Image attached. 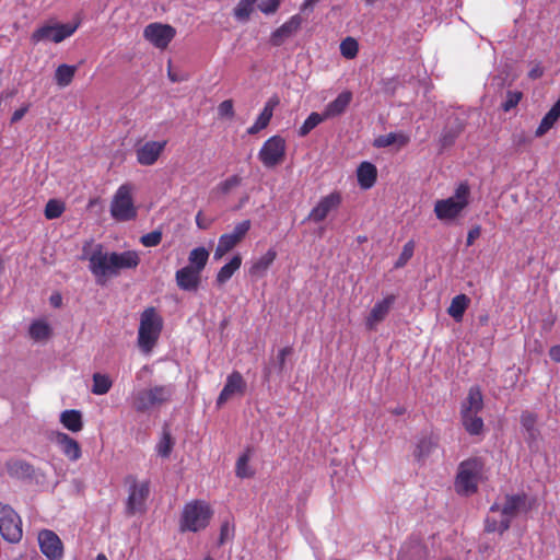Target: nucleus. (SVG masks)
Returning a JSON list of instances; mask_svg holds the SVG:
<instances>
[{
  "mask_svg": "<svg viewBox=\"0 0 560 560\" xmlns=\"http://www.w3.org/2000/svg\"><path fill=\"white\" fill-rule=\"evenodd\" d=\"M241 265L242 256L240 254L234 255L228 264L220 268L215 277V282L219 285H222L225 282H228L235 273V271L240 269Z\"/></svg>",
  "mask_w": 560,
  "mask_h": 560,
  "instance_id": "nucleus-29",
  "label": "nucleus"
},
{
  "mask_svg": "<svg viewBox=\"0 0 560 560\" xmlns=\"http://www.w3.org/2000/svg\"><path fill=\"white\" fill-rule=\"evenodd\" d=\"M173 447H174V440H173L170 431L164 430L159 443L156 444V453L161 457L167 458L171 455Z\"/></svg>",
  "mask_w": 560,
  "mask_h": 560,
  "instance_id": "nucleus-40",
  "label": "nucleus"
},
{
  "mask_svg": "<svg viewBox=\"0 0 560 560\" xmlns=\"http://www.w3.org/2000/svg\"><path fill=\"white\" fill-rule=\"evenodd\" d=\"M456 133L452 131H444L440 138V143L442 148H447L455 142Z\"/></svg>",
  "mask_w": 560,
  "mask_h": 560,
  "instance_id": "nucleus-55",
  "label": "nucleus"
},
{
  "mask_svg": "<svg viewBox=\"0 0 560 560\" xmlns=\"http://www.w3.org/2000/svg\"><path fill=\"white\" fill-rule=\"evenodd\" d=\"M127 483H129V493L126 502V514L133 516L137 513H143L145 511V502L150 494L149 481L138 482L136 477H127Z\"/></svg>",
  "mask_w": 560,
  "mask_h": 560,
  "instance_id": "nucleus-11",
  "label": "nucleus"
},
{
  "mask_svg": "<svg viewBox=\"0 0 560 560\" xmlns=\"http://www.w3.org/2000/svg\"><path fill=\"white\" fill-rule=\"evenodd\" d=\"M209 259V252L203 247H196L190 250L188 256V267L202 272Z\"/></svg>",
  "mask_w": 560,
  "mask_h": 560,
  "instance_id": "nucleus-34",
  "label": "nucleus"
},
{
  "mask_svg": "<svg viewBox=\"0 0 560 560\" xmlns=\"http://www.w3.org/2000/svg\"><path fill=\"white\" fill-rule=\"evenodd\" d=\"M28 107H30V105L26 104V105L20 107L19 109H16L11 116V124H15V122L20 121L27 113Z\"/></svg>",
  "mask_w": 560,
  "mask_h": 560,
  "instance_id": "nucleus-58",
  "label": "nucleus"
},
{
  "mask_svg": "<svg viewBox=\"0 0 560 560\" xmlns=\"http://www.w3.org/2000/svg\"><path fill=\"white\" fill-rule=\"evenodd\" d=\"M342 203V195L340 191L334 190L330 194L320 197L318 202L312 208L306 220L320 223L331 212L337 211Z\"/></svg>",
  "mask_w": 560,
  "mask_h": 560,
  "instance_id": "nucleus-14",
  "label": "nucleus"
},
{
  "mask_svg": "<svg viewBox=\"0 0 560 560\" xmlns=\"http://www.w3.org/2000/svg\"><path fill=\"white\" fill-rule=\"evenodd\" d=\"M469 199L470 187L467 182H463L455 188L453 196L435 202L434 213L441 221L454 220L468 207Z\"/></svg>",
  "mask_w": 560,
  "mask_h": 560,
  "instance_id": "nucleus-3",
  "label": "nucleus"
},
{
  "mask_svg": "<svg viewBox=\"0 0 560 560\" xmlns=\"http://www.w3.org/2000/svg\"><path fill=\"white\" fill-rule=\"evenodd\" d=\"M174 394L172 385H155L136 392L132 397V407L137 412H145L171 400Z\"/></svg>",
  "mask_w": 560,
  "mask_h": 560,
  "instance_id": "nucleus-5",
  "label": "nucleus"
},
{
  "mask_svg": "<svg viewBox=\"0 0 560 560\" xmlns=\"http://www.w3.org/2000/svg\"><path fill=\"white\" fill-rule=\"evenodd\" d=\"M536 422L537 417L535 413L529 411H523L521 415V424L527 431L530 438H534L536 434Z\"/></svg>",
  "mask_w": 560,
  "mask_h": 560,
  "instance_id": "nucleus-46",
  "label": "nucleus"
},
{
  "mask_svg": "<svg viewBox=\"0 0 560 560\" xmlns=\"http://www.w3.org/2000/svg\"><path fill=\"white\" fill-rule=\"evenodd\" d=\"M279 102L278 96H272L268 100L256 121L247 129L248 135H256L269 125L273 110L279 105Z\"/></svg>",
  "mask_w": 560,
  "mask_h": 560,
  "instance_id": "nucleus-24",
  "label": "nucleus"
},
{
  "mask_svg": "<svg viewBox=\"0 0 560 560\" xmlns=\"http://www.w3.org/2000/svg\"><path fill=\"white\" fill-rule=\"evenodd\" d=\"M213 515V511L209 503L202 500H194L185 504L180 521V532H199L205 529Z\"/></svg>",
  "mask_w": 560,
  "mask_h": 560,
  "instance_id": "nucleus-4",
  "label": "nucleus"
},
{
  "mask_svg": "<svg viewBox=\"0 0 560 560\" xmlns=\"http://www.w3.org/2000/svg\"><path fill=\"white\" fill-rule=\"evenodd\" d=\"M359 51V44L353 37H347L340 43V54L347 59H353Z\"/></svg>",
  "mask_w": 560,
  "mask_h": 560,
  "instance_id": "nucleus-44",
  "label": "nucleus"
},
{
  "mask_svg": "<svg viewBox=\"0 0 560 560\" xmlns=\"http://www.w3.org/2000/svg\"><path fill=\"white\" fill-rule=\"evenodd\" d=\"M544 74V69L540 67V65H535L528 72V78L532 80L539 79Z\"/></svg>",
  "mask_w": 560,
  "mask_h": 560,
  "instance_id": "nucleus-61",
  "label": "nucleus"
},
{
  "mask_svg": "<svg viewBox=\"0 0 560 560\" xmlns=\"http://www.w3.org/2000/svg\"><path fill=\"white\" fill-rule=\"evenodd\" d=\"M56 443L62 454L71 462H77L82 456V451L79 442L63 432L56 434Z\"/></svg>",
  "mask_w": 560,
  "mask_h": 560,
  "instance_id": "nucleus-23",
  "label": "nucleus"
},
{
  "mask_svg": "<svg viewBox=\"0 0 560 560\" xmlns=\"http://www.w3.org/2000/svg\"><path fill=\"white\" fill-rule=\"evenodd\" d=\"M483 408L482 394L479 387L469 389L466 399L462 404L460 412H480Z\"/></svg>",
  "mask_w": 560,
  "mask_h": 560,
  "instance_id": "nucleus-27",
  "label": "nucleus"
},
{
  "mask_svg": "<svg viewBox=\"0 0 560 560\" xmlns=\"http://www.w3.org/2000/svg\"><path fill=\"white\" fill-rule=\"evenodd\" d=\"M7 470L11 477L20 479L32 478L35 474L34 467L30 463L21 459L8 462Z\"/></svg>",
  "mask_w": 560,
  "mask_h": 560,
  "instance_id": "nucleus-28",
  "label": "nucleus"
},
{
  "mask_svg": "<svg viewBox=\"0 0 560 560\" xmlns=\"http://www.w3.org/2000/svg\"><path fill=\"white\" fill-rule=\"evenodd\" d=\"M352 92L351 91H342L334 101L329 102L325 108L324 114L327 119L338 117L342 115L352 101Z\"/></svg>",
  "mask_w": 560,
  "mask_h": 560,
  "instance_id": "nucleus-25",
  "label": "nucleus"
},
{
  "mask_svg": "<svg viewBox=\"0 0 560 560\" xmlns=\"http://www.w3.org/2000/svg\"><path fill=\"white\" fill-rule=\"evenodd\" d=\"M75 72V66H69L66 63L58 66L55 71L56 83L61 88L68 86L72 82Z\"/></svg>",
  "mask_w": 560,
  "mask_h": 560,
  "instance_id": "nucleus-35",
  "label": "nucleus"
},
{
  "mask_svg": "<svg viewBox=\"0 0 560 560\" xmlns=\"http://www.w3.org/2000/svg\"><path fill=\"white\" fill-rule=\"evenodd\" d=\"M89 269L95 277L98 284H105L107 278L114 277L112 267V253L105 252L101 244H97L88 256Z\"/></svg>",
  "mask_w": 560,
  "mask_h": 560,
  "instance_id": "nucleus-12",
  "label": "nucleus"
},
{
  "mask_svg": "<svg viewBox=\"0 0 560 560\" xmlns=\"http://www.w3.org/2000/svg\"><path fill=\"white\" fill-rule=\"evenodd\" d=\"M211 223L212 221L205 218L201 211L196 214V224L199 229L207 230L210 228Z\"/></svg>",
  "mask_w": 560,
  "mask_h": 560,
  "instance_id": "nucleus-57",
  "label": "nucleus"
},
{
  "mask_svg": "<svg viewBox=\"0 0 560 560\" xmlns=\"http://www.w3.org/2000/svg\"><path fill=\"white\" fill-rule=\"evenodd\" d=\"M250 220H243L234 226L233 232L222 234L219 237L213 258L215 260H220L224 255L237 246L245 238L246 234L250 230Z\"/></svg>",
  "mask_w": 560,
  "mask_h": 560,
  "instance_id": "nucleus-13",
  "label": "nucleus"
},
{
  "mask_svg": "<svg viewBox=\"0 0 560 560\" xmlns=\"http://www.w3.org/2000/svg\"><path fill=\"white\" fill-rule=\"evenodd\" d=\"M61 424L71 432H79L83 428L82 413L75 409L65 410L60 415Z\"/></svg>",
  "mask_w": 560,
  "mask_h": 560,
  "instance_id": "nucleus-30",
  "label": "nucleus"
},
{
  "mask_svg": "<svg viewBox=\"0 0 560 560\" xmlns=\"http://www.w3.org/2000/svg\"><path fill=\"white\" fill-rule=\"evenodd\" d=\"M40 551L50 560H60L63 555V545L56 533L44 529L38 534Z\"/></svg>",
  "mask_w": 560,
  "mask_h": 560,
  "instance_id": "nucleus-17",
  "label": "nucleus"
},
{
  "mask_svg": "<svg viewBox=\"0 0 560 560\" xmlns=\"http://www.w3.org/2000/svg\"><path fill=\"white\" fill-rule=\"evenodd\" d=\"M246 389V383L242 374L237 371L232 372L226 377L225 385L217 399V407L221 408L233 395H243Z\"/></svg>",
  "mask_w": 560,
  "mask_h": 560,
  "instance_id": "nucleus-18",
  "label": "nucleus"
},
{
  "mask_svg": "<svg viewBox=\"0 0 560 560\" xmlns=\"http://www.w3.org/2000/svg\"><path fill=\"white\" fill-rule=\"evenodd\" d=\"M291 353H292V348L291 347H284V348L279 350L277 359H278V369H279L280 373L284 370V368H285V359Z\"/></svg>",
  "mask_w": 560,
  "mask_h": 560,
  "instance_id": "nucleus-53",
  "label": "nucleus"
},
{
  "mask_svg": "<svg viewBox=\"0 0 560 560\" xmlns=\"http://www.w3.org/2000/svg\"><path fill=\"white\" fill-rule=\"evenodd\" d=\"M277 252L273 248L268 249L260 258L254 261L249 268L252 276H262L273 264Z\"/></svg>",
  "mask_w": 560,
  "mask_h": 560,
  "instance_id": "nucleus-31",
  "label": "nucleus"
},
{
  "mask_svg": "<svg viewBox=\"0 0 560 560\" xmlns=\"http://www.w3.org/2000/svg\"><path fill=\"white\" fill-rule=\"evenodd\" d=\"M434 446L431 438H422L418 441L413 455L418 460H422L429 456Z\"/></svg>",
  "mask_w": 560,
  "mask_h": 560,
  "instance_id": "nucleus-43",
  "label": "nucleus"
},
{
  "mask_svg": "<svg viewBox=\"0 0 560 560\" xmlns=\"http://www.w3.org/2000/svg\"><path fill=\"white\" fill-rule=\"evenodd\" d=\"M470 299L466 294H458L451 301V305L447 308V313L456 322H460L465 314V311L469 306Z\"/></svg>",
  "mask_w": 560,
  "mask_h": 560,
  "instance_id": "nucleus-32",
  "label": "nucleus"
},
{
  "mask_svg": "<svg viewBox=\"0 0 560 560\" xmlns=\"http://www.w3.org/2000/svg\"><path fill=\"white\" fill-rule=\"evenodd\" d=\"M549 355H550L551 360L560 363V346L551 347L549 350Z\"/></svg>",
  "mask_w": 560,
  "mask_h": 560,
  "instance_id": "nucleus-62",
  "label": "nucleus"
},
{
  "mask_svg": "<svg viewBox=\"0 0 560 560\" xmlns=\"http://www.w3.org/2000/svg\"><path fill=\"white\" fill-rule=\"evenodd\" d=\"M482 469L483 464L479 458H469L460 463L455 481L456 491L465 495L475 493Z\"/></svg>",
  "mask_w": 560,
  "mask_h": 560,
  "instance_id": "nucleus-7",
  "label": "nucleus"
},
{
  "mask_svg": "<svg viewBox=\"0 0 560 560\" xmlns=\"http://www.w3.org/2000/svg\"><path fill=\"white\" fill-rule=\"evenodd\" d=\"M50 303L55 307H59L61 305V296L59 294H52L50 296Z\"/></svg>",
  "mask_w": 560,
  "mask_h": 560,
  "instance_id": "nucleus-63",
  "label": "nucleus"
},
{
  "mask_svg": "<svg viewBox=\"0 0 560 560\" xmlns=\"http://www.w3.org/2000/svg\"><path fill=\"white\" fill-rule=\"evenodd\" d=\"M176 30L170 24L153 22L143 30V37L159 49H165L174 39Z\"/></svg>",
  "mask_w": 560,
  "mask_h": 560,
  "instance_id": "nucleus-15",
  "label": "nucleus"
},
{
  "mask_svg": "<svg viewBox=\"0 0 560 560\" xmlns=\"http://www.w3.org/2000/svg\"><path fill=\"white\" fill-rule=\"evenodd\" d=\"M113 386V381L106 374L94 373L93 374V385L91 392L94 395H105L109 392Z\"/></svg>",
  "mask_w": 560,
  "mask_h": 560,
  "instance_id": "nucleus-37",
  "label": "nucleus"
},
{
  "mask_svg": "<svg viewBox=\"0 0 560 560\" xmlns=\"http://www.w3.org/2000/svg\"><path fill=\"white\" fill-rule=\"evenodd\" d=\"M51 335L50 326L44 320H35L30 326V336L35 341L48 339Z\"/></svg>",
  "mask_w": 560,
  "mask_h": 560,
  "instance_id": "nucleus-38",
  "label": "nucleus"
},
{
  "mask_svg": "<svg viewBox=\"0 0 560 560\" xmlns=\"http://www.w3.org/2000/svg\"><path fill=\"white\" fill-rule=\"evenodd\" d=\"M66 207L65 203L58 199H49L45 206L44 214L46 219L54 220L62 215Z\"/></svg>",
  "mask_w": 560,
  "mask_h": 560,
  "instance_id": "nucleus-42",
  "label": "nucleus"
},
{
  "mask_svg": "<svg viewBox=\"0 0 560 560\" xmlns=\"http://www.w3.org/2000/svg\"><path fill=\"white\" fill-rule=\"evenodd\" d=\"M163 328V318L153 306L147 307L140 315L138 346L149 353L156 345Z\"/></svg>",
  "mask_w": 560,
  "mask_h": 560,
  "instance_id": "nucleus-2",
  "label": "nucleus"
},
{
  "mask_svg": "<svg viewBox=\"0 0 560 560\" xmlns=\"http://www.w3.org/2000/svg\"><path fill=\"white\" fill-rule=\"evenodd\" d=\"M358 184L362 189H370L377 179V168L370 162H362L357 170Z\"/></svg>",
  "mask_w": 560,
  "mask_h": 560,
  "instance_id": "nucleus-26",
  "label": "nucleus"
},
{
  "mask_svg": "<svg viewBox=\"0 0 560 560\" xmlns=\"http://www.w3.org/2000/svg\"><path fill=\"white\" fill-rule=\"evenodd\" d=\"M480 234H481L480 225H476V226L471 228L467 234V240H466L467 246H471L475 243V241L480 236Z\"/></svg>",
  "mask_w": 560,
  "mask_h": 560,
  "instance_id": "nucleus-56",
  "label": "nucleus"
},
{
  "mask_svg": "<svg viewBox=\"0 0 560 560\" xmlns=\"http://www.w3.org/2000/svg\"><path fill=\"white\" fill-rule=\"evenodd\" d=\"M110 261L114 276H117L122 269H136L140 264V257L136 250L112 252Z\"/></svg>",
  "mask_w": 560,
  "mask_h": 560,
  "instance_id": "nucleus-21",
  "label": "nucleus"
},
{
  "mask_svg": "<svg viewBox=\"0 0 560 560\" xmlns=\"http://www.w3.org/2000/svg\"><path fill=\"white\" fill-rule=\"evenodd\" d=\"M395 143V132H389L387 135H383L377 137L374 140L373 145L375 148H386Z\"/></svg>",
  "mask_w": 560,
  "mask_h": 560,
  "instance_id": "nucleus-52",
  "label": "nucleus"
},
{
  "mask_svg": "<svg viewBox=\"0 0 560 560\" xmlns=\"http://www.w3.org/2000/svg\"><path fill=\"white\" fill-rule=\"evenodd\" d=\"M167 75H168V79H170L172 82H178V81H180V80H182L180 78H178V75H177V74H175L174 72H172L171 67H168Z\"/></svg>",
  "mask_w": 560,
  "mask_h": 560,
  "instance_id": "nucleus-64",
  "label": "nucleus"
},
{
  "mask_svg": "<svg viewBox=\"0 0 560 560\" xmlns=\"http://www.w3.org/2000/svg\"><path fill=\"white\" fill-rule=\"evenodd\" d=\"M500 506L502 508L503 520L497 521L495 516H487L485 521V530L487 533L498 532L502 535L510 528L512 521L517 515L527 513L530 509L528 497L525 492L506 494L504 502Z\"/></svg>",
  "mask_w": 560,
  "mask_h": 560,
  "instance_id": "nucleus-1",
  "label": "nucleus"
},
{
  "mask_svg": "<svg viewBox=\"0 0 560 560\" xmlns=\"http://www.w3.org/2000/svg\"><path fill=\"white\" fill-rule=\"evenodd\" d=\"M78 27L79 23L45 24L43 26H39L32 33L31 42L33 44H37L40 42H52L58 44L73 35Z\"/></svg>",
  "mask_w": 560,
  "mask_h": 560,
  "instance_id": "nucleus-9",
  "label": "nucleus"
},
{
  "mask_svg": "<svg viewBox=\"0 0 560 560\" xmlns=\"http://www.w3.org/2000/svg\"><path fill=\"white\" fill-rule=\"evenodd\" d=\"M254 10V4L248 0H240L234 9V16L240 21H247Z\"/></svg>",
  "mask_w": 560,
  "mask_h": 560,
  "instance_id": "nucleus-45",
  "label": "nucleus"
},
{
  "mask_svg": "<svg viewBox=\"0 0 560 560\" xmlns=\"http://www.w3.org/2000/svg\"><path fill=\"white\" fill-rule=\"evenodd\" d=\"M479 412H460L462 423L465 430L471 435H478L483 430V420Z\"/></svg>",
  "mask_w": 560,
  "mask_h": 560,
  "instance_id": "nucleus-33",
  "label": "nucleus"
},
{
  "mask_svg": "<svg viewBox=\"0 0 560 560\" xmlns=\"http://www.w3.org/2000/svg\"><path fill=\"white\" fill-rule=\"evenodd\" d=\"M175 281L180 290L196 292L201 283V272L185 266L176 271Z\"/></svg>",
  "mask_w": 560,
  "mask_h": 560,
  "instance_id": "nucleus-20",
  "label": "nucleus"
},
{
  "mask_svg": "<svg viewBox=\"0 0 560 560\" xmlns=\"http://www.w3.org/2000/svg\"><path fill=\"white\" fill-rule=\"evenodd\" d=\"M233 535V528L229 523H223L220 528L219 545H223Z\"/></svg>",
  "mask_w": 560,
  "mask_h": 560,
  "instance_id": "nucleus-54",
  "label": "nucleus"
},
{
  "mask_svg": "<svg viewBox=\"0 0 560 560\" xmlns=\"http://www.w3.org/2000/svg\"><path fill=\"white\" fill-rule=\"evenodd\" d=\"M162 241V232L160 230H154L150 233H147L140 237V242L145 247H154L158 246Z\"/></svg>",
  "mask_w": 560,
  "mask_h": 560,
  "instance_id": "nucleus-49",
  "label": "nucleus"
},
{
  "mask_svg": "<svg viewBox=\"0 0 560 560\" xmlns=\"http://www.w3.org/2000/svg\"><path fill=\"white\" fill-rule=\"evenodd\" d=\"M410 137L404 132H395V143L399 147H405L409 143Z\"/></svg>",
  "mask_w": 560,
  "mask_h": 560,
  "instance_id": "nucleus-60",
  "label": "nucleus"
},
{
  "mask_svg": "<svg viewBox=\"0 0 560 560\" xmlns=\"http://www.w3.org/2000/svg\"><path fill=\"white\" fill-rule=\"evenodd\" d=\"M0 534L9 542L22 539V521L19 514L8 504L0 502Z\"/></svg>",
  "mask_w": 560,
  "mask_h": 560,
  "instance_id": "nucleus-10",
  "label": "nucleus"
},
{
  "mask_svg": "<svg viewBox=\"0 0 560 560\" xmlns=\"http://www.w3.org/2000/svg\"><path fill=\"white\" fill-rule=\"evenodd\" d=\"M523 97V93L520 91H508L506 100L502 103L501 107L504 112H510L515 108Z\"/></svg>",
  "mask_w": 560,
  "mask_h": 560,
  "instance_id": "nucleus-48",
  "label": "nucleus"
},
{
  "mask_svg": "<svg viewBox=\"0 0 560 560\" xmlns=\"http://www.w3.org/2000/svg\"><path fill=\"white\" fill-rule=\"evenodd\" d=\"M280 2L281 0H265L258 4V9L265 14H272L278 10Z\"/></svg>",
  "mask_w": 560,
  "mask_h": 560,
  "instance_id": "nucleus-51",
  "label": "nucleus"
},
{
  "mask_svg": "<svg viewBox=\"0 0 560 560\" xmlns=\"http://www.w3.org/2000/svg\"><path fill=\"white\" fill-rule=\"evenodd\" d=\"M287 154L285 139L279 135L268 138L258 152V159L266 168H275L283 163Z\"/></svg>",
  "mask_w": 560,
  "mask_h": 560,
  "instance_id": "nucleus-8",
  "label": "nucleus"
},
{
  "mask_svg": "<svg viewBox=\"0 0 560 560\" xmlns=\"http://www.w3.org/2000/svg\"><path fill=\"white\" fill-rule=\"evenodd\" d=\"M396 302L394 294L386 295L383 300L377 301L365 317L364 325L366 330L374 331L377 326L387 317L393 305Z\"/></svg>",
  "mask_w": 560,
  "mask_h": 560,
  "instance_id": "nucleus-16",
  "label": "nucleus"
},
{
  "mask_svg": "<svg viewBox=\"0 0 560 560\" xmlns=\"http://www.w3.org/2000/svg\"><path fill=\"white\" fill-rule=\"evenodd\" d=\"M301 26V18L299 15L291 16L280 27L275 30L270 36L272 46H281L289 37H291Z\"/></svg>",
  "mask_w": 560,
  "mask_h": 560,
  "instance_id": "nucleus-22",
  "label": "nucleus"
},
{
  "mask_svg": "<svg viewBox=\"0 0 560 560\" xmlns=\"http://www.w3.org/2000/svg\"><path fill=\"white\" fill-rule=\"evenodd\" d=\"M250 450L247 448L236 460L235 474L238 478H250L255 471L249 467Z\"/></svg>",
  "mask_w": 560,
  "mask_h": 560,
  "instance_id": "nucleus-36",
  "label": "nucleus"
},
{
  "mask_svg": "<svg viewBox=\"0 0 560 560\" xmlns=\"http://www.w3.org/2000/svg\"><path fill=\"white\" fill-rule=\"evenodd\" d=\"M487 516H495L497 521L503 520L502 508L499 503H494L490 506L489 514Z\"/></svg>",
  "mask_w": 560,
  "mask_h": 560,
  "instance_id": "nucleus-59",
  "label": "nucleus"
},
{
  "mask_svg": "<svg viewBox=\"0 0 560 560\" xmlns=\"http://www.w3.org/2000/svg\"><path fill=\"white\" fill-rule=\"evenodd\" d=\"M218 114L220 117L232 118L234 116V106L232 100H225L218 106Z\"/></svg>",
  "mask_w": 560,
  "mask_h": 560,
  "instance_id": "nucleus-50",
  "label": "nucleus"
},
{
  "mask_svg": "<svg viewBox=\"0 0 560 560\" xmlns=\"http://www.w3.org/2000/svg\"><path fill=\"white\" fill-rule=\"evenodd\" d=\"M413 250H415V243L412 241L407 242L404 245L402 250H401L398 259L395 262V268L404 267L410 260V258L413 256Z\"/></svg>",
  "mask_w": 560,
  "mask_h": 560,
  "instance_id": "nucleus-47",
  "label": "nucleus"
},
{
  "mask_svg": "<svg viewBox=\"0 0 560 560\" xmlns=\"http://www.w3.org/2000/svg\"><path fill=\"white\" fill-rule=\"evenodd\" d=\"M243 182V178L237 175V174H234V175H231L230 177L225 178L224 180L220 182L217 187H215V190L223 195V196H226L229 195L233 189L237 188L238 186H241Z\"/></svg>",
  "mask_w": 560,
  "mask_h": 560,
  "instance_id": "nucleus-41",
  "label": "nucleus"
},
{
  "mask_svg": "<svg viewBox=\"0 0 560 560\" xmlns=\"http://www.w3.org/2000/svg\"><path fill=\"white\" fill-rule=\"evenodd\" d=\"M166 141H148L136 150L137 162L143 166L153 165L164 151Z\"/></svg>",
  "mask_w": 560,
  "mask_h": 560,
  "instance_id": "nucleus-19",
  "label": "nucleus"
},
{
  "mask_svg": "<svg viewBox=\"0 0 560 560\" xmlns=\"http://www.w3.org/2000/svg\"><path fill=\"white\" fill-rule=\"evenodd\" d=\"M133 188L130 184H122L115 191L110 201V215L118 222L135 220L138 215L132 197Z\"/></svg>",
  "mask_w": 560,
  "mask_h": 560,
  "instance_id": "nucleus-6",
  "label": "nucleus"
},
{
  "mask_svg": "<svg viewBox=\"0 0 560 560\" xmlns=\"http://www.w3.org/2000/svg\"><path fill=\"white\" fill-rule=\"evenodd\" d=\"M326 119L327 117H325L324 112L322 114H318L316 112L311 113L308 117L304 120L302 126L299 128V136H307L314 128H316L320 122H323Z\"/></svg>",
  "mask_w": 560,
  "mask_h": 560,
  "instance_id": "nucleus-39",
  "label": "nucleus"
}]
</instances>
